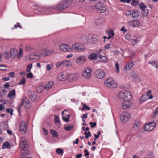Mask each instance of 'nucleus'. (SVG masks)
Returning <instances> with one entry per match:
<instances>
[{
	"mask_svg": "<svg viewBox=\"0 0 158 158\" xmlns=\"http://www.w3.org/2000/svg\"><path fill=\"white\" fill-rule=\"evenodd\" d=\"M5 110L8 113H10L11 115H12L13 110L11 108H8L5 109Z\"/></svg>",
	"mask_w": 158,
	"mask_h": 158,
	"instance_id": "3c124183",
	"label": "nucleus"
},
{
	"mask_svg": "<svg viewBox=\"0 0 158 158\" xmlns=\"http://www.w3.org/2000/svg\"><path fill=\"white\" fill-rule=\"evenodd\" d=\"M103 22V20L101 18L97 19L95 22V24L97 25H100L102 24Z\"/></svg>",
	"mask_w": 158,
	"mask_h": 158,
	"instance_id": "c756f323",
	"label": "nucleus"
},
{
	"mask_svg": "<svg viewBox=\"0 0 158 158\" xmlns=\"http://www.w3.org/2000/svg\"><path fill=\"white\" fill-rule=\"evenodd\" d=\"M131 4L133 6H136L138 5V2L135 0H132Z\"/></svg>",
	"mask_w": 158,
	"mask_h": 158,
	"instance_id": "052dcab7",
	"label": "nucleus"
},
{
	"mask_svg": "<svg viewBox=\"0 0 158 158\" xmlns=\"http://www.w3.org/2000/svg\"><path fill=\"white\" fill-rule=\"evenodd\" d=\"M89 38L90 39V43H92L93 44L97 43L98 39L95 34H90L89 35Z\"/></svg>",
	"mask_w": 158,
	"mask_h": 158,
	"instance_id": "f8f14e48",
	"label": "nucleus"
},
{
	"mask_svg": "<svg viewBox=\"0 0 158 158\" xmlns=\"http://www.w3.org/2000/svg\"><path fill=\"white\" fill-rule=\"evenodd\" d=\"M19 146L20 148L21 149V150L24 151L21 154V158H24V157L29 154L28 150V145L27 140L24 138H21Z\"/></svg>",
	"mask_w": 158,
	"mask_h": 158,
	"instance_id": "f257e3e1",
	"label": "nucleus"
},
{
	"mask_svg": "<svg viewBox=\"0 0 158 158\" xmlns=\"http://www.w3.org/2000/svg\"><path fill=\"white\" fill-rule=\"evenodd\" d=\"M69 2L68 0H63L58 4L54 6L52 8L58 11H61L65 9L69 5Z\"/></svg>",
	"mask_w": 158,
	"mask_h": 158,
	"instance_id": "f03ea898",
	"label": "nucleus"
},
{
	"mask_svg": "<svg viewBox=\"0 0 158 158\" xmlns=\"http://www.w3.org/2000/svg\"><path fill=\"white\" fill-rule=\"evenodd\" d=\"M148 64H151L152 66H154V67L157 68L158 67V64L157 62L152 60L149 61L148 63Z\"/></svg>",
	"mask_w": 158,
	"mask_h": 158,
	"instance_id": "cd10ccee",
	"label": "nucleus"
},
{
	"mask_svg": "<svg viewBox=\"0 0 158 158\" xmlns=\"http://www.w3.org/2000/svg\"><path fill=\"white\" fill-rule=\"evenodd\" d=\"M111 47V44L110 43H109L107 45H106L104 46V48L106 49H109Z\"/></svg>",
	"mask_w": 158,
	"mask_h": 158,
	"instance_id": "774afa93",
	"label": "nucleus"
},
{
	"mask_svg": "<svg viewBox=\"0 0 158 158\" xmlns=\"http://www.w3.org/2000/svg\"><path fill=\"white\" fill-rule=\"evenodd\" d=\"M29 103V102L28 98H25L22 101L21 105H23L26 108H28L30 106Z\"/></svg>",
	"mask_w": 158,
	"mask_h": 158,
	"instance_id": "a211bd4d",
	"label": "nucleus"
},
{
	"mask_svg": "<svg viewBox=\"0 0 158 158\" xmlns=\"http://www.w3.org/2000/svg\"><path fill=\"white\" fill-rule=\"evenodd\" d=\"M107 33L108 35L112 38L113 37L114 35V34L112 30H110V31L107 32Z\"/></svg>",
	"mask_w": 158,
	"mask_h": 158,
	"instance_id": "864d4df0",
	"label": "nucleus"
},
{
	"mask_svg": "<svg viewBox=\"0 0 158 158\" xmlns=\"http://www.w3.org/2000/svg\"><path fill=\"white\" fill-rule=\"evenodd\" d=\"M124 94H125V91L124 92H120L118 94V97L119 98L121 99H122V100H124Z\"/></svg>",
	"mask_w": 158,
	"mask_h": 158,
	"instance_id": "c9c22d12",
	"label": "nucleus"
},
{
	"mask_svg": "<svg viewBox=\"0 0 158 158\" xmlns=\"http://www.w3.org/2000/svg\"><path fill=\"white\" fill-rule=\"evenodd\" d=\"M68 73H60L58 75V79L61 81H62L63 79L68 78Z\"/></svg>",
	"mask_w": 158,
	"mask_h": 158,
	"instance_id": "412c9836",
	"label": "nucleus"
},
{
	"mask_svg": "<svg viewBox=\"0 0 158 158\" xmlns=\"http://www.w3.org/2000/svg\"><path fill=\"white\" fill-rule=\"evenodd\" d=\"M28 94L29 97L31 100L32 101H34L36 99V95L35 92L33 91H29L28 92Z\"/></svg>",
	"mask_w": 158,
	"mask_h": 158,
	"instance_id": "dca6fc26",
	"label": "nucleus"
},
{
	"mask_svg": "<svg viewBox=\"0 0 158 158\" xmlns=\"http://www.w3.org/2000/svg\"><path fill=\"white\" fill-rule=\"evenodd\" d=\"M90 39L89 38V35L88 36H84L83 39V41L84 43L88 44L90 43Z\"/></svg>",
	"mask_w": 158,
	"mask_h": 158,
	"instance_id": "473e14b6",
	"label": "nucleus"
},
{
	"mask_svg": "<svg viewBox=\"0 0 158 158\" xmlns=\"http://www.w3.org/2000/svg\"><path fill=\"white\" fill-rule=\"evenodd\" d=\"M94 75L95 77L100 79H102L105 76V73L103 70L100 69L95 71Z\"/></svg>",
	"mask_w": 158,
	"mask_h": 158,
	"instance_id": "423d86ee",
	"label": "nucleus"
},
{
	"mask_svg": "<svg viewBox=\"0 0 158 158\" xmlns=\"http://www.w3.org/2000/svg\"><path fill=\"white\" fill-rule=\"evenodd\" d=\"M10 146V144L9 142H5L2 147V149L5 148H9Z\"/></svg>",
	"mask_w": 158,
	"mask_h": 158,
	"instance_id": "2f4dec72",
	"label": "nucleus"
},
{
	"mask_svg": "<svg viewBox=\"0 0 158 158\" xmlns=\"http://www.w3.org/2000/svg\"><path fill=\"white\" fill-rule=\"evenodd\" d=\"M148 99L146 95H143L140 99V102H142L147 101Z\"/></svg>",
	"mask_w": 158,
	"mask_h": 158,
	"instance_id": "e433bc0d",
	"label": "nucleus"
},
{
	"mask_svg": "<svg viewBox=\"0 0 158 158\" xmlns=\"http://www.w3.org/2000/svg\"><path fill=\"white\" fill-rule=\"evenodd\" d=\"M132 67L129 62H128L125 66L126 69L127 70H130Z\"/></svg>",
	"mask_w": 158,
	"mask_h": 158,
	"instance_id": "37998d69",
	"label": "nucleus"
},
{
	"mask_svg": "<svg viewBox=\"0 0 158 158\" xmlns=\"http://www.w3.org/2000/svg\"><path fill=\"white\" fill-rule=\"evenodd\" d=\"M84 134L85 135V137L86 139H87L89 137H90L91 136V132L90 131H88V132L85 131V132Z\"/></svg>",
	"mask_w": 158,
	"mask_h": 158,
	"instance_id": "c03bdc74",
	"label": "nucleus"
},
{
	"mask_svg": "<svg viewBox=\"0 0 158 158\" xmlns=\"http://www.w3.org/2000/svg\"><path fill=\"white\" fill-rule=\"evenodd\" d=\"M86 61L85 57L84 56L82 55L78 56L76 60V63L79 64H81Z\"/></svg>",
	"mask_w": 158,
	"mask_h": 158,
	"instance_id": "2eb2a0df",
	"label": "nucleus"
},
{
	"mask_svg": "<svg viewBox=\"0 0 158 158\" xmlns=\"http://www.w3.org/2000/svg\"><path fill=\"white\" fill-rule=\"evenodd\" d=\"M9 77H10L13 78L15 76V73L14 72H11L9 73Z\"/></svg>",
	"mask_w": 158,
	"mask_h": 158,
	"instance_id": "e2e57ef3",
	"label": "nucleus"
},
{
	"mask_svg": "<svg viewBox=\"0 0 158 158\" xmlns=\"http://www.w3.org/2000/svg\"><path fill=\"white\" fill-rule=\"evenodd\" d=\"M72 48L77 51H82L85 49L83 45L81 44L75 43L72 45Z\"/></svg>",
	"mask_w": 158,
	"mask_h": 158,
	"instance_id": "1a4fd4ad",
	"label": "nucleus"
},
{
	"mask_svg": "<svg viewBox=\"0 0 158 158\" xmlns=\"http://www.w3.org/2000/svg\"><path fill=\"white\" fill-rule=\"evenodd\" d=\"M95 9L97 12L102 13L106 11V7L102 2H98L95 5Z\"/></svg>",
	"mask_w": 158,
	"mask_h": 158,
	"instance_id": "20e7f679",
	"label": "nucleus"
},
{
	"mask_svg": "<svg viewBox=\"0 0 158 158\" xmlns=\"http://www.w3.org/2000/svg\"><path fill=\"white\" fill-rule=\"evenodd\" d=\"M68 78H70V81H76L78 78L79 75L77 73H74L69 75L68 74Z\"/></svg>",
	"mask_w": 158,
	"mask_h": 158,
	"instance_id": "6ab92c4d",
	"label": "nucleus"
},
{
	"mask_svg": "<svg viewBox=\"0 0 158 158\" xmlns=\"http://www.w3.org/2000/svg\"><path fill=\"white\" fill-rule=\"evenodd\" d=\"M4 56L5 57L6 59H9V53L7 52H5L4 53Z\"/></svg>",
	"mask_w": 158,
	"mask_h": 158,
	"instance_id": "680f3d73",
	"label": "nucleus"
},
{
	"mask_svg": "<svg viewBox=\"0 0 158 158\" xmlns=\"http://www.w3.org/2000/svg\"><path fill=\"white\" fill-rule=\"evenodd\" d=\"M133 12V10H127L126 12V15H132V12Z\"/></svg>",
	"mask_w": 158,
	"mask_h": 158,
	"instance_id": "338daca9",
	"label": "nucleus"
},
{
	"mask_svg": "<svg viewBox=\"0 0 158 158\" xmlns=\"http://www.w3.org/2000/svg\"><path fill=\"white\" fill-rule=\"evenodd\" d=\"M131 41L132 42L134 43L133 45H135L138 42L137 40V38L136 37H135L133 39H131Z\"/></svg>",
	"mask_w": 158,
	"mask_h": 158,
	"instance_id": "6e6d98bb",
	"label": "nucleus"
},
{
	"mask_svg": "<svg viewBox=\"0 0 158 158\" xmlns=\"http://www.w3.org/2000/svg\"><path fill=\"white\" fill-rule=\"evenodd\" d=\"M122 106L124 109H128L132 105L131 102L129 100H125L122 103Z\"/></svg>",
	"mask_w": 158,
	"mask_h": 158,
	"instance_id": "ddd939ff",
	"label": "nucleus"
},
{
	"mask_svg": "<svg viewBox=\"0 0 158 158\" xmlns=\"http://www.w3.org/2000/svg\"><path fill=\"white\" fill-rule=\"evenodd\" d=\"M131 76L135 78H138V75L134 71H131Z\"/></svg>",
	"mask_w": 158,
	"mask_h": 158,
	"instance_id": "ea45409f",
	"label": "nucleus"
},
{
	"mask_svg": "<svg viewBox=\"0 0 158 158\" xmlns=\"http://www.w3.org/2000/svg\"><path fill=\"white\" fill-rule=\"evenodd\" d=\"M156 126L155 123L153 122L146 124L144 127V130L146 131H150L153 130Z\"/></svg>",
	"mask_w": 158,
	"mask_h": 158,
	"instance_id": "6e6552de",
	"label": "nucleus"
},
{
	"mask_svg": "<svg viewBox=\"0 0 158 158\" xmlns=\"http://www.w3.org/2000/svg\"><path fill=\"white\" fill-rule=\"evenodd\" d=\"M73 126L72 125H68L64 127V129L65 131H68L72 130L73 128Z\"/></svg>",
	"mask_w": 158,
	"mask_h": 158,
	"instance_id": "bb28decb",
	"label": "nucleus"
},
{
	"mask_svg": "<svg viewBox=\"0 0 158 158\" xmlns=\"http://www.w3.org/2000/svg\"><path fill=\"white\" fill-rule=\"evenodd\" d=\"M140 125V121L138 120H135L133 126V128L135 130H137L139 129Z\"/></svg>",
	"mask_w": 158,
	"mask_h": 158,
	"instance_id": "4be33fe9",
	"label": "nucleus"
},
{
	"mask_svg": "<svg viewBox=\"0 0 158 158\" xmlns=\"http://www.w3.org/2000/svg\"><path fill=\"white\" fill-rule=\"evenodd\" d=\"M148 158H154V156L153 152L152 151H150L148 154Z\"/></svg>",
	"mask_w": 158,
	"mask_h": 158,
	"instance_id": "49530a36",
	"label": "nucleus"
},
{
	"mask_svg": "<svg viewBox=\"0 0 158 158\" xmlns=\"http://www.w3.org/2000/svg\"><path fill=\"white\" fill-rule=\"evenodd\" d=\"M6 67L5 65H0V70L4 71L6 70Z\"/></svg>",
	"mask_w": 158,
	"mask_h": 158,
	"instance_id": "69168bd1",
	"label": "nucleus"
},
{
	"mask_svg": "<svg viewBox=\"0 0 158 158\" xmlns=\"http://www.w3.org/2000/svg\"><path fill=\"white\" fill-rule=\"evenodd\" d=\"M53 67V64H49L47 65L46 66V70L48 71H49L51 70V69Z\"/></svg>",
	"mask_w": 158,
	"mask_h": 158,
	"instance_id": "5fc2aeb1",
	"label": "nucleus"
},
{
	"mask_svg": "<svg viewBox=\"0 0 158 158\" xmlns=\"http://www.w3.org/2000/svg\"><path fill=\"white\" fill-rule=\"evenodd\" d=\"M148 12L149 11L148 9H145L142 10V14L144 17L148 15Z\"/></svg>",
	"mask_w": 158,
	"mask_h": 158,
	"instance_id": "58836bf2",
	"label": "nucleus"
},
{
	"mask_svg": "<svg viewBox=\"0 0 158 158\" xmlns=\"http://www.w3.org/2000/svg\"><path fill=\"white\" fill-rule=\"evenodd\" d=\"M54 120L56 124L60 122V121L59 116L56 115H55Z\"/></svg>",
	"mask_w": 158,
	"mask_h": 158,
	"instance_id": "603ef678",
	"label": "nucleus"
},
{
	"mask_svg": "<svg viewBox=\"0 0 158 158\" xmlns=\"http://www.w3.org/2000/svg\"><path fill=\"white\" fill-rule=\"evenodd\" d=\"M109 86H107L112 88H115L117 86V84L113 81H112L109 84Z\"/></svg>",
	"mask_w": 158,
	"mask_h": 158,
	"instance_id": "c85d7f7f",
	"label": "nucleus"
},
{
	"mask_svg": "<svg viewBox=\"0 0 158 158\" xmlns=\"http://www.w3.org/2000/svg\"><path fill=\"white\" fill-rule=\"evenodd\" d=\"M46 48L42 49L38 51L37 52L33 53L30 55L29 57V59L30 60H33L35 58V56H37L39 57V58H40L41 57H44L47 56V55H45L46 54Z\"/></svg>",
	"mask_w": 158,
	"mask_h": 158,
	"instance_id": "7ed1b4c3",
	"label": "nucleus"
},
{
	"mask_svg": "<svg viewBox=\"0 0 158 158\" xmlns=\"http://www.w3.org/2000/svg\"><path fill=\"white\" fill-rule=\"evenodd\" d=\"M90 125L91 126V128H94L96 125V123L95 122H90Z\"/></svg>",
	"mask_w": 158,
	"mask_h": 158,
	"instance_id": "0e129e2a",
	"label": "nucleus"
},
{
	"mask_svg": "<svg viewBox=\"0 0 158 158\" xmlns=\"http://www.w3.org/2000/svg\"><path fill=\"white\" fill-rule=\"evenodd\" d=\"M23 50L22 48H20L19 50V52L18 55L17 54V56H18V58L19 59L21 57H22L23 55Z\"/></svg>",
	"mask_w": 158,
	"mask_h": 158,
	"instance_id": "a19ab883",
	"label": "nucleus"
},
{
	"mask_svg": "<svg viewBox=\"0 0 158 158\" xmlns=\"http://www.w3.org/2000/svg\"><path fill=\"white\" fill-rule=\"evenodd\" d=\"M46 54L45 55L47 56L48 55H51L54 52V50L52 49H48V48H46Z\"/></svg>",
	"mask_w": 158,
	"mask_h": 158,
	"instance_id": "7c9ffc66",
	"label": "nucleus"
},
{
	"mask_svg": "<svg viewBox=\"0 0 158 158\" xmlns=\"http://www.w3.org/2000/svg\"><path fill=\"white\" fill-rule=\"evenodd\" d=\"M115 66L116 68V71L117 73L119 72V65L118 62H117L115 63Z\"/></svg>",
	"mask_w": 158,
	"mask_h": 158,
	"instance_id": "4c0bfd02",
	"label": "nucleus"
},
{
	"mask_svg": "<svg viewBox=\"0 0 158 158\" xmlns=\"http://www.w3.org/2000/svg\"><path fill=\"white\" fill-rule=\"evenodd\" d=\"M140 12L138 10L134 11L133 10L131 16L133 18H136L138 17L140 15Z\"/></svg>",
	"mask_w": 158,
	"mask_h": 158,
	"instance_id": "5701e85b",
	"label": "nucleus"
},
{
	"mask_svg": "<svg viewBox=\"0 0 158 158\" xmlns=\"http://www.w3.org/2000/svg\"><path fill=\"white\" fill-rule=\"evenodd\" d=\"M124 100H129L132 98V96L131 93L129 91H125Z\"/></svg>",
	"mask_w": 158,
	"mask_h": 158,
	"instance_id": "aec40b11",
	"label": "nucleus"
},
{
	"mask_svg": "<svg viewBox=\"0 0 158 158\" xmlns=\"http://www.w3.org/2000/svg\"><path fill=\"white\" fill-rule=\"evenodd\" d=\"M53 82L51 81L49 82L45 85L44 89L46 90H49L53 85Z\"/></svg>",
	"mask_w": 158,
	"mask_h": 158,
	"instance_id": "b1692460",
	"label": "nucleus"
},
{
	"mask_svg": "<svg viewBox=\"0 0 158 158\" xmlns=\"http://www.w3.org/2000/svg\"><path fill=\"white\" fill-rule=\"evenodd\" d=\"M139 7L142 10H145L147 7L143 3L140 4L139 5Z\"/></svg>",
	"mask_w": 158,
	"mask_h": 158,
	"instance_id": "79ce46f5",
	"label": "nucleus"
},
{
	"mask_svg": "<svg viewBox=\"0 0 158 158\" xmlns=\"http://www.w3.org/2000/svg\"><path fill=\"white\" fill-rule=\"evenodd\" d=\"M111 79H107L105 82V85L107 86H109V84L112 81Z\"/></svg>",
	"mask_w": 158,
	"mask_h": 158,
	"instance_id": "09e8293b",
	"label": "nucleus"
},
{
	"mask_svg": "<svg viewBox=\"0 0 158 158\" xmlns=\"http://www.w3.org/2000/svg\"><path fill=\"white\" fill-rule=\"evenodd\" d=\"M10 57L12 59H15L17 56V50L15 48H12L10 52Z\"/></svg>",
	"mask_w": 158,
	"mask_h": 158,
	"instance_id": "f3484780",
	"label": "nucleus"
},
{
	"mask_svg": "<svg viewBox=\"0 0 158 158\" xmlns=\"http://www.w3.org/2000/svg\"><path fill=\"white\" fill-rule=\"evenodd\" d=\"M33 77V75L31 72H29L27 75V78H32Z\"/></svg>",
	"mask_w": 158,
	"mask_h": 158,
	"instance_id": "4d7b16f0",
	"label": "nucleus"
},
{
	"mask_svg": "<svg viewBox=\"0 0 158 158\" xmlns=\"http://www.w3.org/2000/svg\"><path fill=\"white\" fill-rule=\"evenodd\" d=\"M26 79L25 78H23L21 79L19 83V84L20 85H24L26 82Z\"/></svg>",
	"mask_w": 158,
	"mask_h": 158,
	"instance_id": "de8ad7c7",
	"label": "nucleus"
},
{
	"mask_svg": "<svg viewBox=\"0 0 158 158\" xmlns=\"http://www.w3.org/2000/svg\"><path fill=\"white\" fill-rule=\"evenodd\" d=\"M62 65L66 66L67 67L70 66L72 65V63L69 60H65L62 61Z\"/></svg>",
	"mask_w": 158,
	"mask_h": 158,
	"instance_id": "a878e982",
	"label": "nucleus"
},
{
	"mask_svg": "<svg viewBox=\"0 0 158 158\" xmlns=\"http://www.w3.org/2000/svg\"><path fill=\"white\" fill-rule=\"evenodd\" d=\"M139 24V22L137 19L129 21L128 22V25L129 27H137Z\"/></svg>",
	"mask_w": 158,
	"mask_h": 158,
	"instance_id": "9b49d317",
	"label": "nucleus"
},
{
	"mask_svg": "<svg viewBox=\"0 0 158 158\" xmlns=\"http://www.w3.org/2000/svg\"><path fill=\"white\" fill-rule=\"evenodd\" d=\"M16 94L15 91L13 89L10 91L8 94L7 97L9 98H11L14 97Z\"/></svg>",
	"mask_w": 158,
	"mask_h": 158,
	"instance_id": "393cba45",
	"label": "nucleus"
},
{
	"mask_svg": "<svg viewBox=\"0 0 158 158\" xmlns=\"http://www.w3.org/2000/svg\"><path fill=\"white\" fill-rule=\"evenodd\" d=\"M130 117V113L127 112H123L120 116V119L123 123L126 122Z\"/></svg>",
	"mask_w": 158,
	"mask_h": 158,
	"instance_id": "0eeeda50",
	"label": "nucleus"
},
{
	"mask_svg": "<svg viewBox=\"0 0 158 158\" xmlns=\"http://www.w3.org/2000/svg\"><path fill=\"white\" fill-rule=\"evenodd\" d=\"M27 127V126L25 122L24 121H22L20 124L19 130L22 134H24L26 133Z\"/></svg>",
	"mask_w": 158,
	"mask_h": 158,
	"instance_id": "9d476101",
	"label": "nucleus"
},
{
	"mask_svg": "<svg viewBox=\"0 0 158 158\" xmlns=\"http://www.w3.org/2000/svg\"><path fill=\"white\" fill-rule=\"evenodd\" d=\"M51 133L54 137H57L58 136L57 132L55 130L52 129L51 130Z\"/></svg>",
	"mask_w": 158,
	"mask_h": 158,
	"instance_id": "f704fd0d",
	"label": "nucleus"
},
{
	"mask_svg": "<svg viewBox=\"0 0 158 158\" xmlns=\"http://www.w3.org/2000/svg\"><path fill=\"white\" fill-rule=\"evenodd\" d=\"M60 49L61 51L66 52H71L72 51V48L69 46L65 44H62L60 47Z\"/></svg>",
	"mask_w": 158,
	"mask_h": 158,
	"instance_id": "4468645a",
	"label": "nucleus"
},
{
	"mask_svg": "<svg viewBox=\"0 0 158 158\" xmlns=\"http://www.w3.org/2000/svg\"><path fill=\"white\" fill-rule=\"evenodd\" d=\"M158 114V106L155 110V111L153 114V116L155 117Z\"/></svg>",
	"mask_w": 158,
	"mask_h": 158,
	"instance_id": "13d9d810",
	"label": "nucleus"
},
{
	"mask_svg": "<svg viewBox=\"0 0 158 158\" xmlns=\"http://www.w3.org/2000/svg\"><path fill=\"white\" fill-rule=\"evenodd\" d=\"M56 152L58 154H61L63 155L64 152L63 150L60 148H57L56 150Z\"/></svg>",
	"mask_w": 158,
	"mask_h": 158,
	"instance_id": "8fccbe9b",
	"label": "nucleus"
},
{
	"mask_svg": "<svg viewBox=\"0 0 158 158\" xmlns=\"http://www.w3.org/2000/svg\"><path fill=\"white\" fill-rule=\"evenodd\" d=\"M97 54L95 53L91 54L88 57V58L91 60L96 59Z\"/></svg>",
	"mask_w": 158,
	"mask_h": 158,
	"instance_id": "72a5a7b5",
	"label": "nucleus"
},
{
	"mask_svg": "<svg viewBox=\"0 0 158 158\" xmlns=\"http://www.w3.org/2000/svg\"><path fill=\"white\" fill-rule=\"evenodd\" d=\"M32 65V64H31V65H29L27 66L26 69V71L27 72H29L31 70Z\"/></svg>",
	"mask_w": 158,
	"mask_h": 158,
	"instance_id": "bf43d9fd",
	"label": "nucleus"
},
{
	"mask_svg": "<svg viewBox=\"0 0 158 158\" xmlns=\"http://www.w3.org/2000/svg\"><path fill=\"white\" fill-rule=\"evenodd\" d=\"M43 89V86H39L36 89L38 93H41Z\"/></svg>",
	"mask_w": 158,
	"mask_h": 158,
	"instance_id": "a18cd8bd",
	"label": "nucleus"
},
{
	"mask_svg": "<svg viewBox=\"0 0 158 158\" xmlns=\"http://www.w3.org/2000/svg\"><path fill=\"white\" fill-rule=\"evenodd\" d=\"M92 70L89 67L85 68L84 70L82 73V76L86 79H89L92 74Z\"/></svg>",
	"mask_w": 158,
	"mask_h": 158,
	"instance_id": "39448f33",
	"label": "nucleus"
}]
</instances>
